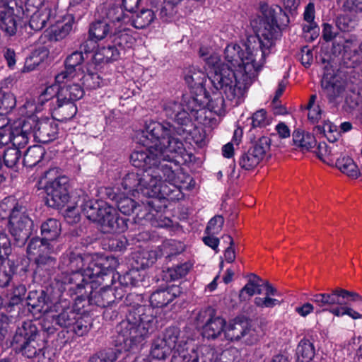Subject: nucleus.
I'll use <instances>...</instances> for the list:
<instances>
[{
    "label": "nucleus",
    "instance_id": "20",
    "mask_svg": "<svg viewBox=\"0 0 362 362\" xmlns=\"http://www.w3.org/2000/svg\"><path fill=\"white\" fill-rule=\"evenodd\" d=\"M58 125L52 119L44 118L37 121L33 129V136L40 143L46 144L57 138Z\"/></svg>",
    "mask_w": 362,
    "mask_h": 362
},
{
    "label": "nucleus",
    "instance_id": "16",
    "mask_svg": "<svg viewBox=\"0 0 362 362\" xmlns=\"http://www.w3.org/2000/svg\"><path fill=\"white\" fill-rule=\"evenodd\" d=\"M54 252V247L50 243L44 240L42 238H32L27 247V255L30 259H34L39 267H53L56 259L49 255Z\"/></svg>",
    "mask_w": 362,
    "mask_h": 362
},
{
    "label": "nucleus",
    "instance_id": "19",
    "mask_svg": "<svg viewBox=\"0 0 362 362\" xmlns=\"http://www.w3.org/2000/svg\"><path fill=\"white\" fill-rule=\"evenodd\" d=\"M83 60L82 52L76 51L69 55L64 62V70L55 76L56 83L60 84L74 79L81 71Z\"/></svg>",
    "mask_w": 362,
    "mask_h": 362
},
{
    "label": "nucleus",
    "instance_id": "55",
    "mask_svg": "<svg viewBox=\"0 0 362 362\" xmlns=\"http://www.w3.org/2000/svg\"><path fill=\"white\" fill-rule=\"evenodd\" d=\"M157 259L154 251H143L136 257V263L141 269H146L153 265Z\"/></svg>",
    "mask_w": 362,
    "mask_h": 362
},
{
    "label": "nucleus",
    "instance_id": "22",
    "mask_svg": "<svg viewBox=\"0 0 362 362\" xmlns=\"http://www.w3.org/2000/svg\"><path fill=\"white\" fill-rule=\"evenodd\" d=\"M59 90V88L57 86H49L38 96L37 101H27L25 107L28 109L30 112H40L43 110L44 105L50 100L52 101L49 103L52 102L56 103ZM49 105L51 107L50 104Z\"/></svg>",
    "mask_w": 362,
    "mask_h": 362
},
{
    "label": "nucleus",
    "instance_id": "34",
    "mask_svg": "<svg viewBox=\"0 0 362 362\" xmlns=\"http://www.w3.org/2000/svg\"><path fill=\"white\" fill-rule=\"evenodd\" d=\"M269 147L270 139L267 136H262L255 141L252 156H250V166H256L258 165L264 157Z\"/></svg>",
    "mask_w": 362,
    "mask_h": 362
},
{
    "label": "nucleus",
    "instance_id": "23",
    "mask_svg": "<svg viewBox=\"0 0 362 362\" xmlns=\"http://www.w3.org/2000/svg\"><path fill=\"white\" fill-rule=\"evenodd\" d=\"M110 39L111 43L115 46L120 54L122 52L132 48L136 41L128 26H123L119 29L115 30L113 34L110 36Z\"/></svg>",
    "mask_w": 362,
    "mask_h": 362
},
{
    "label": "nucleus",
    "instance_id": "46",
    "mask_svg": "<svg viewBox=\"0 0 362 362\" xmlns=\"http://www.w3.org/2000/svg\"><path fill=\"white\" fill-rule=\"evenodd\" d=\"M173 351L166 345L165 342L161 340L160 337L156 338L152 343L151 348V355L153 358L163 360L169 356Z\"/></svg>",
    "mask_w": 362,
    "mask_h": 362
},
{
    "label": "nucleus",
    "instance_id": "41",
    "mask_svg": "<svg viewBox=\"0 0 362 362\" xmlns=\"http://www.w3.org/2000/svg\"><path fill=\"white\" fill-rule=\"evenodd\" d=\"M315 356V348L308 339H302L297 347L298 362H310Z\"/></svg>",
    "mask_w": 362,
    "mask_h": 362
},
{
    "label": "nucleus",
    "instance_id": "13",
    "mask_svg": "<svg viewBox=\"0 0 362 362\" xmlns=\"http://www.w3.org/2000/svg\"><path fill=\"white\" fill-rule=\"evenodd\" d=\"M195 322L197 326L202 327L203 336L207 339H216L223 332L225 333L226 321L217 315L212 308L199 310L196 314Z\"/></svg>",
    "mask_w": 362,
    "mask_h": 362
},
{
    "label": "nucleus",
    "instance_id": "62",
    "mask_svg": "<svg viewBox=\"0 0 362 362\" xmlns=\"http://www.w3.org/2000/svg\"><path fill=\"white\" fill-rule=\"evenodd\" d=\"M224 219L221 216H215L208 223L206 231L208 233L216 234L222 228Z\"/></svg>",
    "mask_w": 362,
    "mask_h": 362
},
{
    "label": "nucleus",
    "instance_id": "1",
    "mask_svg": "<svg viewBox=\"0 0 362 362\" xmlns=\"http://www.w3.org/2000/svg\"><path fill=\"white\" fill-rule=\"evenodd\" d=\"M185 129H176L168 122L151 121L139 137L146 149L134 151L130 156L132 164L139 168L128 173L122 179L124 193L141 194L155 199L167 195L166 183L175 185L178 170L176 161L190 158L182 141L177 137Z\"/></svg>",
    "mask_w": 362,
    "mask_h": 362
},
{
    "label": "nucleus",
    "instance_id": "14",
    "mask_svg": "<svg viewBox=\"0 0 362 362\" xmlns=\"http://www.w3.org/2000/svg\"><path fill=\"white\" fill-rule=\"evenodd\" d=\"M360 296L354 292L337 288L330 293H315L312 296L311 300L317 306L322 308L331 313L332 309L339 308L347 304L349 300H357Z\"/></svg>",
    "mask_w": 362,
    "mask_h": 362
},
{
    "label": "nucleus",
    "instance_id": "48",
    "mask_svg": "<svg viewBox=\"0 0 362 362\" xmlns=\"http://www.w3.org/2000/svg\"><path fill=\"white\" fill-rule=\"evenodd\" d=\"M252 124L253 127L264 128L272 123V117L269 115L264 109L256 111L252 117Z\"/></svg>",
    "mask_w": 362,
    "mask_h": 362
},
{
    "label": "nucleus",
    "instance_id": "7",
    "mask_svg": "<svg viewBox=\"0 0 362 362\" xmlns=\"http://www.w3.org/2000/svg\"><path fill=\"white\" fill-rule=\"evenodd\" d=\"M44 177L49 180L45 186L47 204L57 209L66 206L70 199L69 178L60 175L59 168H49L45 172Z\"/></svg>",
    "mask_w": 362,
    "mask_h": 362
},
{
    "label": "nucleus",
    "instance_id": "32",
    "mask_svg": "<svg viewBox=\"0 0 362 362\" xmlns=\"http://www.w3.org/2000/svg\"><path fill=\"white\" fill-rule=\"evenodd\" d=\"M151 9H143L133 18H131V21L129 26L132 25L136 29H143L148 26L155 18V13H158L156 8L153 6Z\"/></svg>",
    "mask_w": 362,
    "mask_h": 362
},
{
    "label": "nucleus",
    "instance_id": "54",
    "mask_svg": "<svg viewBox=\"0 0 362 362\" xmlns=\"http://www.w3.org/2000/svg\"><path fill=\"white\" fill-rule=\"evenodd\" d=\"M316 129L320 133H322L330 142L337 141V137L339 136L337 126L329 121H325L322 126H317Z\"/></svg>",
    "mask_w": 362,
    "mask_h": 362
},
{
    "label": "nucleus",
    "instance_id": "12",
    "mask_svg": "<svg viewBox=\"0 0 362 362\" xmlns=\"http://www.w3.org/2000/svg\"><path fill=\"white\" fill-rule=\"evenodd\" d=\"M33 225V222L24 206L16 205L13 207L9 216L8 229L18 244H25L30 235Z\"/></svg>",
    "mask_w": 362,
    "mask_h": 362
},
{
    "label": "nucleus",
    "instance_id": "33",
    "mask_svg": "<svg viewBox=\"0 0 362 362\" xmlns=\"http://www.w3.org/2000/svg\"><path fill=\"white\" fill-rule=\"evenodd\" d=\"M26 293V288L23 284L14 285L6 293L7 303L4 306L6 312H11L15 305H18L23 300Z\"/></svg>",
    "mask_w": 362,
    "mask_h": 362
},
{
    "label": "nucleus",
    "instance_id": "18",
    "mask_svg": "<svg viewBox=\"0 0 362 362\" xmlns=\"http://www.w3.org/2000/svg\"><path fill=\"white\" fill-rule=\"evenodd\" d=\"M160 338L173 352V356L177 354L182 358H186V352L189 351V344L185 337H180L179 328L176 327L166 328L163 337Z\"/></svg>",
    "mask_w": 362,
    "mask_h": 362
},
{
    "label": "nucleus",
    "instance_id": "15",
    "mask_svg": "<svg viewBox=\"0 0 362 362\" xmlns=\"http://www.w3.org/2000/svg\"><path fill=\"white\" fill-rule=\"evenodd\" d=\"M265 291L264 297H256L254 303L260 308H272L280 305L281 301L274 296H279L277 290L267 281H264L255 274L250 273V296Z\"/></svg>",
    "mask_w": 362,
    "mask_h": 362
},
{
    "label": "nucleus",
    "instance_id": "49",
    "mask_svg": "<svg viewBox=\"0 0 362 362\" xmlns=\"http://www.w3.org/2000/svg\"><path fill=\"white\" fill-rule=\"evenodd\" d=\"M316 99L317 95H312L307 106L308 119L313 123L318 122L322 115V111L319 105L316 103Z\"/></svg>",
    "mask_w": 362,
    "mask_h": 362
},
{
    "label": "nucleus",
    "instance_id": "63",
    "mask_svg": "<svg viewBox=\"0 0 362 362\" xmlns=\"http://www.w3.org/2000/svg\"><path fill=\"white\" fill-rule=\"evenodd\" d=\"M208 106L211 110L215 113L221 114L224 110L223 97L220 95L214 94V98L209 101Z\"/></svg>",
    "mask_w": 362,
    "mask_h": 362
},
{
    "label": "nucleus",
    "instance_id": "26",
    "mask_svg": "<svg viewBox=\"0 0 362 362\" xmlns=\"http://www.w3.org/2000/svg\"><path fill=\"white\" fill-rule=\"evenodd\" d=\"M341 173L351 179H357L360 176V169L354 160V159L344 153L339 156L334 163Z\"/></svg>",
    "mask_w": 362,
    "mask_h": 362
},
{
    "label": "nucleus",
    "instance_id": "2",
    "mask_svg": "<svg viewBox=\"0 0 362 362\" xmlns=\"http://www.w3.org/2000/svg\"><path fill=\"white\" fill-rule=\"evenodd\" d=\"M61 273L56 277L57 283L71 295H76L79 300L88 298L93 301L95 294L93 284L96 278L107 274V269L93 260L90 255L70 252L62 256L59 264Z\"/></svg>",
    "mask_w": 362,
    "mask_h": 362
},
{
    "label": "nucleus",
    "instance_id": "8",
    "mask_svg": "<svg viewBox=\"0 0 362 362\" xmlns=\"http://www.w3.org/2000/svg\"><path fill=\"white\" fill-rule=\"evenodd\" d=\"M185 105L174 100H168L163 103V110L166 117L174 119L178 124L187 126L192 118H198L197 115L202 112L201 105L194 98L185 99Z\"/></svg>",
    "mask_w": 362,
    "mask_h": 362
},
{
    "label": "nucleus",
    "instance_id": "42",
    "mask_svg": "<svg viewBox=\"0 0 362 362\" xmlns=\"http://www.w3.org/2000/svg\"><path fill=\"white\" fill-rule=\"evenodd\" d=\"M182 0H148L149 4L159 11V16L163 18L173 13V6L179 4Z\"/></svg>",
    "mask_w": 362,
    "mask_h": 362
},
{
    "label": "nucleus",
    "instance_id": "57",
    "mask_svg": "<svg viewBox=\"0 0 362 362\" xmlns=\"http://www.w3.org/2000/svg\"><path fill=\"white\" fill-rule=\"evenodd\" d=\"M83 85L88 89H95L100 87L103 80L96 73H88L82 76Z\"/></svg>",
    "mask_w": 362,
    "mask_h": 362
},
{
    "label": "nucleus",
    "instance_id": "11",
    "mask_svg": "<svg viewBox=\"0 0 362 362\" xmlns=\"http://www.w3.org/2000/svg\"><path fill=\"white\" fill-rule=\"evenodd\" d=\"M157 202L158 200L153 199L137 205L134 199L122 194L119 200H117V206L119 211L125 215H130L135 211L137 221L144 220L150 222L153 226H156V218L158 213V210L156 209Z\"/></svg>",
    "mask_w": 362,
    "mask_h": 362
},
{
    "label": "nucleus",
    "instance_id": "43",
    "mask_svg": "<svg viewBox=\"0 0 362 362\" xmlns=\"http://www.w3.org/2000/svg\"><path fill=\"white\" fill-rule=\"evenodd\" d=\"M110 24L103 20L93 23L90 27L89 35L95 41L103 40L110 31Z\"/></svg>",
    "mask_w": 362,
    "mask_h": 362
},
{
    "label": "nucleus",
    "instance_id": "5",
    "mask_svg": "<svg viewBox=\"0 0 362 362\" xmlns=\"http://www.w3.org/2000/svg\"><path fill=\"white\" fill-rule=\"evenodd\" d=\"M206 64L211 69L209 76L216 90H221L228 100L240 104L245 98L249 81L248 74L245 72V62L240 65L235 71L228 64L221 62L220 57L213 54L204 59Z\"/></svg>",
    "mask_w": 362,
    "mask_h": 362
},
{
    "label": "nucleus",
    "instance_id": "53",
    "mask_svg": "<svg viewBox=\"0 0 362 362\" xmlns=\"http://www.w3.org/2000/svg\"><path fill=\"white\" fill-rule=\"evenodd\" d=\"M16 100L15 95L10 92L4 93L0 96V115H4L15 107Z\"/></svg>",
    "mask_w": 362,
    "mask_h": 362
},
{
    "label": "nucleus",
    "instance_id": "40",
    "mask_svg": "<svg viewBox=\"0 0 362 362\" xmlns=\"http://www.w3.org/2000/svg\"><path fill=\"white\" fill-rule=\"evenodd\" d=\"M240 47L236 45H228L225 49V57L226 59L230 62L233 66L237 64L236 69H238L239 66L243 65V60L245 62V69L247 65L249 64L248 62V52H246V56H241L240 54ZM245 72L247 74V70Z\"/></svg>",
    "mask_w": 362,
    "mask_h": 362
},
{
    "label": "nucleus",
    "instance_id": "9",
    "mask_svg": "<svg viewBox=\"0 0 362 362\" xmlns=\"http://www.w3.org/2000/svg\"><path fill=\"white\" fill-rule=\"evenodd\" d=\"M56 325L67 329L78 337L86 334L92 327V320L88 316H82L71 307H64L58 314L50 316Z\"/></svg>",
    "mask_w": 362,
    "mask_h": 362
},
{
    "label": "nucleus",
    "instance_id": "31",
    "mask_svg": "<svg viewBox=\"0 0 362 362\" xmlns=\"http://www.w3.org/2000/svg\"><path fill=\"white\" fill-rule=\"evenodd\" d=\"M27 305L39 313H46L48 309L47 296L44 291H31L26 298Z\"/></svg>",
    "mask_w": 362,
    "mask_h": 362
},
{
    "label": "nucleus",
    "instance_id": "61",
    "mask_svg": "<svg viewBox=\"0 0 362 362\" xmlns=\"http://www.w3.org/2000/svg\"><path fill=\"white\" fill-rule=\"evenodd\" d=\"M356 22L347 15L340 16L337 19V26L343 32H349L354 28Z\"/></svg>",
    "mask_w": 362,
    "mask_h": 362
},
{
    "label": "nucleus",
    "instance_id": "17",
    "mask_svg": "<svg viewBox=\"0 0 362 362\" xmlns=\"http://www.w3.org/2000/svg\"><path fill=\"white\" fill-rule=\"evenodd\" d=\"M98 16L104 21H107L115 30L123 26H129L131 17L124 13L122 8L112 2H105L97 8Z\"/></svg>",
    "mask_w": 362,
    "mask_h": 362
},
{
    "label": "nucleus",
    "instance_id": "6",
    "mask_svg": "<svg viewBox=\"0 0 362 362\" xmlns=\"http://www.w3.org/2000/svg\"><path fill=\"white\" fill-rule=\"evenodd\" d=\"M81 210L88 219L98 223L103 233H121L127 228V220L116 209L103 201L83 198Z\"/></svg>",
    "mask_w": 362,
    "mask_h": 362
},
{
    "label": "nucleus",
    "instance_id": "28",
    "mask_svg": "<svg viewBox=\"0 0 362 362\" xmlns=\"http://www.w3.org/2000/svg\"><path fill=\"white\" fill-rule=\"evenodd\" d=\"M40 232L43 240L52 243L61 234V223L55 218H48L41 224Z\"/></svg>",
    "mask_w": 362,
    "mask_h": 362
},
{
    "label": "nucleus",
    "instance_id": "3",
    "mask_svg": "<svg viewBox=\"0 0 362 362\" xmlns=\"http://www.w3.org/2000/svg\"><path fill=\"white\" fill-rule=\"evenodd\" d=\"M281 12V8L276 4H269L265 1H259L252 7V15L250 18V28L258 42V47L255 46L250 51V65L255 74L250 76L255 79L262 70L267 57L275 46L281 32L278 25L277 16Z\"/></svg>",
    "mask_w": 362,
    "mask_h": 362
},
{
    "label": "nucleus",
    "instance_id": "38",
    "mask_svg": "<svg viewBox=\"0 0 362 362\" xmlns=\"http://www.w3.org/2000/svg\"><path fill=\"white\" fill-rule=\"evenodd\" d=\"M45 154V150L43 147L38 145L30 146L26 151L23 163L28 168H33L41 162Z\"/></svg>",
    "mask_w": 362,
    "mask_h": 362
},
{
    "label": "nucleus",
    "instance_id": "50",
    "mask_svg": "<svg viewBox=\"0 0 362 362\" xmlns=\"http://www.w3.org/2000/svg\"><path fill=\"white\" fill-rule=\"evenodd\" d=\"M1 29L4 30L8 35H13L17 30L16 21L13 14L11 12L4 13L1 14Z\"/></svg>",
    "mask_w": 362,
    "mask_h": 362
},
{
    "label": "nucleus",
    "instance_id": "10",
    "mask_svg": "<svg viewBox=\"0 0 362 362\" xmlns=\"http://www.w3.org/2000/svg\"><path fill=\"white\" fill-rule=\"evenodd\" d=\"M37 327L32 322H25L18 328L13 341L20 345V351L28 358H33L39 354L43 344L39 339Z\"/></svg>",
    "mask_w": 362,
    "mask_h": 362
},
{
    "label": "nucleus",
    "instance_id": "64",
    "mask_svg": "<svg viewBox=\"0 0 362 362\" xmlns=\"http://www.w3.org/2000/svg\"><path fill=\"white\" fill-rule=\"evenodd\" d=\"M73 25L74 21L72 20H69L61 26H58L57 29L54 30L57 39H63L66 37L72 30Z\"/></svg>",
    "mask_w": 362,
    "mask_h": 362
},
{
    "label": "nucleus",
    "instance_id": "59",
    "mask_svg": "<svg viewBox=\"0 0 362 362\" xmlns=\"http://www.w3.org/2000/svg\"><path fill=\"white\" fill-rule=\"evenodd\" d=\"M331 314L336 317H342L344 315H349L351 318L356 320L361 319L362 317V315L359 313L355 311L351 308L344 305V306H341L339 308L332 309Z\"/></svg>",
    "mask_w": 362,
    "mask_h": 362
},
{
    "label": "nucleus",
    "instance_id": "30",
    "mask_svg": "<svg viewBox=\"0 0 362 362\" xmlns=\"http://www.w3.org/2000/svg\"><path fill=\"white\" fill-rule=\"evenodd\" d=\"M71 82V81H69ZM65 83L66 85L59 88L58 92L59 100H68L74 102L81 99L84 95V90L81 86L77 83Z\"/></svg>",
    "mask_w": 362,
    "mask_h": 362
},
{
    "label": "nucleus",
    "instance_id": "39",
    "mask_svg": "<svg viewBox=\"0 0 362 362\" xmlns=\"http://www.w3.org/2000/svg\"><path fill=\"white\" fill-rule=\"evenodd\" d=\"M293 141L302 151H310L316 145V139L312 134L300 130L293 132Z\"/></svg>",
    "mask_w": 362,
    "mask_h": 362
},
{
    "label": "nucleus",
    "instance_id": "25",
    "mask_svg": "<svg viewBox=\"0 0 362 362\" xmlns=\"http://www.w3.org/2000/svg\"><path fill=\"white\" fill-rule=\"evenodd\" d=\"M322 88L324 93L330 101L335 100L340 96L344 90V86L341 81L334 76L324 74L321 81Z\"/></svg>",
    "mask_w": 362,
    "mask_h": 362
},
{
    "label": "nucleus",
    "instance_id": "4",
    "mask_svg": "<svg viewBox=\"0 0 362 362\" xmlns=\"http://www.w3.org/2000/svg\"><path fill=\"white\" fill-rule=\"evenodd\" d=\"M141 297L130 293L125 298L129 307L126 318L116 327L118 341L129 351L142 342L153 329L155 311L151 307L142 305Z\"/></svg>",
    "mask_w": 362,
    "mask_h": 362
},
{
    "label": "nucleus",
    "instance_id": "24",
    "mask_svg": "<svg viewBox=\"0 0 362 362\" xmlns=\"http://www.w3.org/2000/svg\"><path fill=\"white\" fill-rule=\"evenodd\" d=\"M51 110L54 115L58 117L61 121H67L71 119L77 112V107L74 102L68 100H59V95H57L56 103H50Z\"/></svg>",
    "mask_w": 362,
    "mask_h": 362
},
{
    "label": "nucleus",
    "instance_id": "47",
    "mask_svg": "<svg viewBox=\"0 0 362 362\" xmlns=\"http://www.w3.org/2000/svg\"><path fill=\"white\" fill-rule=\"evenodd\" d=\"M13 269L7 259L0 258V287L7 286L11 279Z\"/></svg>",
    "mask_w": 362,
    "mask_h": 362
},
{
    "label": "nucleus",
    "instance_id": "29",
    "mask_svg": "<svg viewBox=\"0 0 362 362\" xmlns=\"http://www.w3.org/2000/svg\"><path fill=\"white\" fill-rule=\"evenodd\" d=\"M190 351L182 358L186 362H212L215 357V350L209 346H202L197 351L192 347Z\"/></svg>",
    "mask_w": 362,
    "mask_h": 362
},
{
    "label": "nucleus",
    "instance_id": "58",
    "mask_svg": "<svg viewBox=\"0 0 362 362\" xmlns=\"http://www.w3.org/2000/svg\"><path fill=\"white\" fill-rule=\"evenodd\" d=\"M304 20L310 23L308 26L305 25L303 29L310 31L311 29L316 28V23L314 22L315 19V5L313 3L310 2L305 7L304 13Z\"/></svg>",
    "mask_w": 362,
    "mask_h": 362
},
{
    "label": "nucleus",
    "instance_id": "45",
    "mask_svg": "<svg viewBox=\"0 0 362 362\" xmlns=\"http://www.w3.org/2000/svg\"><path fill=\"white\" fill-rule=\"evenodd\" d=\"M120 54L115 46L110 42L107 46L100 47L96 52L95 57L98 61L108 62L117 60L119 58Z\"/></svg>",
    "mask_w": 362,
    "mask_h": 362
},
{
    "label": "nucleus",
    "instance_id": "36",
    "mask_svg": "<svg viewBox=\"0 0 362 362\" xmlns=\"http://www.w3.org/2000/svg\"><path fill=\"white\" fill-rule=\"evenodd\" d=\"M185 80L190 88H199L204 86L206 76L201 69L190 66L185 71Z\"/></svg>",
    "mask_w": 362,
    "mask_h": 362
},
{
    "label": "nucleus",
    "instance_id": "51",
    "mask_svg": "<svg viewBox=\"0 0 362 362\" xmlns=\"http://www.w3.org/2000/svg\"><path fill=\"white\" fill-rule=\"evenodd\" d=\"M346 152V146L342 141H338L337 143H334V141L331 142L326 152L327 156L332 160V165H329L333 167L336 159Z\"/></svg>",
    "mask_w": 362,
    "mask_h": 362
},
{
    "label": "nucleus",
    "instance_id": "56",
    "mask_svg": "<svg viewBox=\"0 0 362 362\" xmlns=\"http://www.w3.org/2000/svg\"><path fill=\"white\" fill-rule=\"evenodd\" d=\"M192 268V264L185 262L181 264L176 265L168 269V274L173 281L177 280L186 276Z\"/></svg>",
    "mask_w": 362,
    "mask_h": 362
},
{
    "label": "nucleus",
    "instance_id": "35",
    "mask_svg": "<svg viewBox=\"0 0 362 362\" xmlns=\"http://www.w3.org/2000/svg\"><path fill=\"white\" fill-rule=\"evenodd\" d=\"M247 322L235 320L225 329V338L230 341L239 340L247 333Z\"/></svg>",
    "mask_w": 362,
    "mask_h": 362
},
{
    "label": "nucleus",
    "instance_id": "27",
    "mask_svg": "<svg viewBox=\"0 0 362 362\" xmlns=\"http://www.w3.org/2000/svg\"><path fill=\"white\" fill-rule=\"evenodd\" d=\"M177 291L178 288L176 286L156 291L150 296L151 305L150 307L153 309V307L163 308L166 306L176 297L175 293Z\"/></svg>",
    "mask_w": 362,
    "mask_h": 362
},
{
    "label": "nucleus",
    "instance_id": "21",
    "mask_svg": "<svg viewBox=\"0 0 362 362\" xmlns=\"http://www.w3.org/2000/svg\"><path fill=\"white\" fill-rule=\"evenodd\" d=\"M9 129L10 142H12L13 148H17L19 150L24 148L28 143L29 134L32 129L30 120L16 121L12 125H9Z\"/></svg>",
    "mask_w": 362,
    "mask_h": 362
},
{
    "label": "nucleus",
    "instance_id": "52",
    "mask_svg": "<svg viewBox=\"0 0 362 362\" xmlns=\"http://www.w3.org/2000/svg\"><path fill=\"white\" fill-rule=\"evenodd\" d=\"M118 358L116 350L108 349L101 351L90 358L88 362H114Z\"/></svg>",
    "mask_w": 362,
    "mask_h": 362
},
{
    "label": "nucleus",
    "instance_id": "44",
    "mask_svg": "<svg viewBox=\"0 0 362 362\" xmlns=\"http://www.w3.org/2000/svg\"><path fill=\"white\" fill-rule=\"evenodd\" d=\"M21 158V151L17 148L9 147L4 151L3 160L4 165L8 168L18 170L21 165L20 160Z\"/></svg>",
    "mask_w": 362,
    "mask_h": 362
},
{
    "label": "nucleus",
    "instance_id": "60",
    "mask_svg": "<svg viewBox=\"0 0 362 362\" xmlns=\"http://www.w3.org/2000/svg\"><path fill=\"white\" fill-rule=\"evenodd\" d=\"M11 252V245L7 234L0 231V258L7 259Z\"/></svg>",
    "mask_w": 362,
    "mask_h": 362
},
{
    "label": "nucleus",
    "instance_id": "37",
    "mask_svg": "<svg viewBox=\"0 0 362 362\" xmlns=\"http://www.w3.org/2000/svg\"><path fill=\"white\" fill-rule=\"evenodd\" d=\"M52 16V11L49 8H44L35 11L31 16L29 25L31 29L37 31L46 26Z\"/></svg>",
    "mask_w": 362,
    "mask_h": 362
}]
</instances>
